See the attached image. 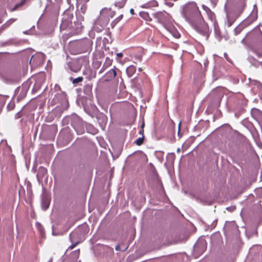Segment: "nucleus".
I'll return each instance as SVG.
<instances>
[{
	"label": "nucleus",
	"instance_id": "b1692460",
	"mask_svg": "<svg viewBox=\"0 0 262 262\" xmlns=\"http://www.w3.org/2000/svg\"><path fill=\"white\" fill-rule=\"evenodd\" d=\"M55 89H56V90H60V86H59V85H57V84H56V85H55Z\"/></svg>",
	"mask_w": 262,
	"mask_h": 262
},
{
	"label": "nucleus",
	"instance_id": "aec40b11",
	"mask_svg": "<svg viewBox=\"0 0 262 262\" xmlns=\"http://www.w3.org/2000/svg\"><path fill=\"white\" fill-rule=\"evenodd\" d=\"M250 20H251V17H248L246 20H245L244 24H247L251 23L254 21V19L252 20V21H251Z\"/></svg>",
	"mask_w": 262,
	"mask_h": 262
},
{
	"label": "nucleus",
	"instance_id": "1a4fd4ad",
	"mask_svg": "<svg viewBox=\"0 0 262 262\" xmlns=\"http://www.w3.org/2000/svg\"><path fill=\"white\" fill-rule=\"evenodd\" d=\"M228 18V26L230 27L232 26V25L233 24V23L235 21V20L236 19V17L234 15H232L231 13H229L227 15Z\"/></svg>",
	"mask_w": 262,
	"mask_h": 262
},
{
	"label": "nucleus",
	"instance_id": "412c9836",
	"mask_svg": "<svg viewBox=\"0 0 262 262\" xmlns=\"http://www.w3.org/2000/svg\"><path fill=\"white\" fill-rule=\"evenodd\" d=\"M151 3H152V5H151L152 6L155 7V6H158V3L156 1L152 2Z\"/></svg>",
	"mask_w": 262,
	"mask_h": 262
},
{
	"label": "nucleus",
	"instance_id": "6ab92c4d",
	"mask_svg": "<svg viewBox=\"0 0 262 262\" xmlns=\"http://www.w3.org/2000/svg\"><path fill=\"white\" fill-rule=\"evenodd\" d=\"M80 243L79 242H76L75 244H73L72 245H71L69 247V249H70V250H72L73 249H74L78 244H79Z\"/></svg>",
	"mask_w": 262,
	"mask_h": 262
},
{
	"label": "nucleus",
	"instance_id": "dca6fc26",
	"mask_svg": "<svg viewBox=\"0 0 262 262\" xmlns=\"http://www.w3.org/2000/svg\"><path fill=\"white\" fill-rule=\"evenodd\" d=\"M144 140V136H143L142 137L139 138L137 139H136L135 141V143L137 145L140 146V145H141L143 143Z\"/></svg>",
	"mask_w": 262,
	"mask_h": 262
},
{
	"label": "nucleus",
	"instance_id": "f8f14e48",
	"mask_svg": "<svg viewBox=\"0 0 262 262\" xmlns=\"http://www.w3.org/2000/svg\"><path fill=\"white\" fill-rule=\"evenodd\" d=\"M70 80L72 82L74 85H77L79 83L81 82L83 80L82 77H78L76 78H73V77L70 78Z\"/></svg>",
	"mask_w": 262,
	"mask_h": 262
},
{
	"label": "nucleus",
	"instance_id": "9d476101",
	"mask_svg": "<svg viewBox=\"0 0 262 262\" xmlns=\"http://www.w3.org/2000/svg\"><path fill=\"white\" fill-rule=\"evenodd\" d=\"M166 13L165 12H158L155 14V16L159 19L160 21L165 20L166 18Z\"/></svg>",
	"mask_w": 262,
	"mask_h": 262
},
{
	"label": "nucleus",
	"instance_id": "39448f33",
	"mask_svg": "<svg viewBox=\"0 0 262 262\" xmlns=\"http://www.w3.org/2000/svg\"><path fill=\"white\" fill-rule=\"evenodd\" d=\"M119 70L114 67L113 69H111L107 71L103 76L104 81H110L112 80L117 76V71Z\"/></svg>",
	"mask_w": 262,
	"mask_h": 262
},
{
	"label": "nucleus",
	"instance_id": "5701e85b",
	"mask_svg": "<svg viewBox=\"0 0 262 262\" xmlns=\"http://www.w3.org/2000/svg\"><path fill=\"white\" fill-rule=\"evenodd\" d=\"M139 134L140 135H142V136H144L143 134H144V130L143 129H141L140 131H139Z\"/></svg>",
	"mask_w": 262,
	"mask_h": 262
},
{
	"label": "nucleus",
	"instance_id": "ddd939ff",
	"mask_svg": "<svg viewBox=\"0 0 262 262\" xmlns=\"http://www.w3.org/2000/svg\"><path fill=\"white\" fill-rule=\"evenodd\" d=\"M118 87V82L114 84H113L110 88V90H108V92L111 94H114L117 93Z\"/></svg>",
	"mask_w": 262,
	"mask_h": 262
},
{
	"label": "nucleus",
	"instance_id": "423d86ee",
	"mask_svg": "<svg viewBox=\"0 0 262 262\" xmlns=\"http://www.w3.org/2000/svg\"><path fill=\"white\" fill-rule=\"evenodd\" d=\"M112 62L113 60L112 59H110L109 57H107L105 58V61L101 69L99 71V73H102L106 69L110 67L112 64Z\"/></svg>",
	"mask_w": 262,
	"mask_h": 262
},
{
	"label": "nucleus",
	"instance_id": "0eeeda50",
	"mask_svg": "<svg viewBox=\"0 0 262 262\" xmlns=\"http://www.w3.org/2000/svg\"><path fill=\"white\" fill-rule=\"evenodd\" d=\"M68 67L71 71L75 73L78 72L81 69V67H80L78 64L69 63L68 64Z\"/></svg>",
	"mask_w": 262,
	"mask_h": 262
},
{
	"label": "nucleus",
	"instance_id": "9b49d317",
	"mask_svg": "<svg viewBox=\"0 0 262 262\" xmlns=\"http://www.w3.org/2000/svg\"><path fill=\"white\" fill-rule=\"evenodd\" d=\"M50 205V201L47 198H43L41 201L42 207L44 210L48 208Z\"/></svg>",
	"mask_w": 262,
	"mask_h": 262
},
{
	"label": "nucleus",
	"instance_id": "c756f323",
	"mask_svg": "<svg viewBox=\"0 0 262 262\" xmlns=\"http://www.w3.org/2000/svg\"><path fill=\"white\" fill-rule=\"evenodd\" d=\"M144 126V123H143L142 124V125H141L142 129H143Z\"/></svg>",
	"mask_w": 262,
	"mask_h": 262
},
{
	"label": "nucleus",
	"instance_id": "393cba45",
	"mask_svg": "<svg viewBox=\"0 0 262 262\" xmlns=\"http://www.w3.org/2000/svg\"><path fill=\"white\" fill-rule=\"evenodd\" d=\"M130 13L132 14V15H134V10L133 9H130Z\"/></svg>",
	"mask_w": 262,
	"mask_h": 262
},
{
	"label": "nucleus",
	"instance_id": "20e7f679",
	"mask_svg": "<svg viewBox=\"0 0 262 262\" xmlns=\"http://www.w3.org/2000/svg\"><path fill=\"white\" fill-rule=\"evenodd\" d=\"M254 33L257 36V39L261 44L259 47L254 49V52L258 57H262V32L258 29L255 30Z\"/></svg>",
	"mask_w": 262,
	"mask_h": 262
},
{
	"label": "nucleus",
	"instance_id": "c85d7f7f",
	"mask_svg": "<svg viewBox=\"0 0 262 262\" xmlns=\"http://www.w3.org/2000/svg\"><path fill=\"white\" fill-rule=\"evenodd\" d=\"M26 93H27L26 91H24L23 92V96H25V95H26Z\"/></svg>",
	"mask_w": 262,
	"mask_h": 262
},
{
	"label": "nucleus",
	"instance_id": "bb28decb",
	"mask_svg": "<svg viewBox=\"0 0 262 262\" xmlns=\"http://www.w3.org/2000/svg\"><path fill=\"white\" fill-rule=\"evenodd\" d=\"M41 169L43 171V172L47 173V169L46 168H42Z\"/></svg>",
	"mask_w": 262,
	"mask_h": 262
},
{
	"label": "nucleus",
	"instance_id": "f257e3e1",
	"mask_svg": "<svg viewBox=\"0 0 262 262\" xmlns=\"http://www.w3.org/2000/svg\"><path fill=\"white\" fill-rule=\"evenodd\" d=\"M186 16L193 28L199 33L208 36L209 27L203 19L201 12L195 4H191L186 8Z\"/></svg>",
	"mask_w": 262,
	"mask_h": 262
},
{
	"label": "nucleus",
	"instance_id": "4468645a",
	"mask_svg": "<svg viewBox=\"0 0 262 262\" xmlns=\"http://www.w3.org/2000/svg\"><path fill=\"white\" fill-rule=\"evenodd\" d=\"M140 16L141 17L147 21H151V18L150 17L149 14L146 12H141L140 13Z\"/></svg>",
	"mask_w": 262,
	"mask_h": 262
},
{
	"label": "nucleus",
	"instance_id": "2eb2a0df",
	"mask_svg": "<svg viewBox=\"0 0 262 262\" xmlns=\"http://www.w3.org/2000/svg\"><path fill=\"white\" fill-rule=\"evenodd\" d=\"M203 7L204 9L207 13L209 18L212 20L214 19V14L213 13L210 11V10L208 8H207L206 6L203 5Z\"/></svg>",
	"mask_w": 262,
	"mask_h": 262
},
{
	"label": "nucleus",
	"instance_id": "a878e982",
	"mask_svg": "<svg viewBox=\"0 0 262 262\" xmlns=\"http://www.w3.org/2000/svg\"><path fill=\"white\" fill-rule=\"evenodd\" d=\"M19 6H20V5H16L14 7V8L13 9V10H13V11H14V10H16L17 8Z\"/></svg>",
	"mask_w": 262,
	"mask_h": 262
},
{
	"label": "nucleus",
	"instance_id": "7ed1b4c3",
	"mask_svg": "<svg viewBox=\"0 0 262 262\" xmlns=\"http://www.w3.org/2000/svg\"><path fill=\"white\" fill-rule=\"evenodd\" d=\"M44 62V57L42 54H36L31 57L30 63L34 67L40 66Z\"/></svg>",
	"mask_w": 262,
	"mask_h": 262
},
{
	"label": "nucleus",
	"instance_id": "cd10ccee",
	"mask_svg": "<svg viewBox=\"0 0 262 262\" xmlns=\"http://www.w3.org/2000/svg\"><path fill=\"white\" fill-rule=\"evenodd\" d=\"M72 236H73V234H70V241L72 242H73V240H72Z\"/></svg>",
	"mask_w": 262,
	"mask_h": 262
},
{
	"label": "nucleus",
	"instance_id": "f3484780",
	"mask_svg": "<svg viewBox=\"0 0 262 262\" xmlns=\"http://www.w3.org/2000/svg\"><path fill=\"white\" fill-rule=\"evenodd\" d=\"M127 248H128V246H125L124 247H123V248H122L121 247V245H117L115 247V249L117 251H125L127 249Z\"/></svg>",
	"mask_w": 262,
	"mask_h": 262
},
{
	"label": "nucleus",
	"instance_id": "2f4dec72",
	"mask_svg": "<svg viewBox=\"0 0 262 262\" xmlns=\"http://www.w3.org/2000/svg\"><path fill=\"white\" fill-rule=\"evenodd\" d=\"M139 71H142V69H141V68H139Z\"/></svg>",
	"mask_w": 262,
	"mask_h": 262
},
{
	"label": "nucleus",
	"instance_id": "f03ea898",
	"mask_svg": "<svg viewBox=\"0 0 262 262\" xmlns=\"http://www.w3.org/2000/svg\"><path fill=\"white\" fill-rule=\"evenodd\" d=\"M2 78L7 84H12L17 82L16 74L11 72L3 73Z\"/></svg>",
	"mask_w": 262,
	"mask_h": 262
},
{
	"label": "nucleus",
	"instance_id": "4be33fe9",
	"mask_svg": "<svg viewBox=\"0 0 262 262\" xmlns=\"http://www.w3.org/2000/svg\"><path fill=\"white\" fill-rule=\"evenodd\" d=\"M123 54L122 53H118L117 54V56L119 58H121L123 57Z\"/></svg>",
	"mask_w": 262,
	"mask_h": 262
},
{
	"label": "nucleus",
	"instance_id": "6e6552de",
	"mask_svg": "<svg viewBox=\"0 0 262 262\" xmlns=\"http://www.w3.org/2000/svg\"><path fill=\"white\" fill-rule=\"evenodd\" d=\"M136 71V67L134 66H130L126 69V74L128 77H132Z\"/></svg>",
	"mask_w": 262,
	"mask_h": 262
},
{
	"label": "nucleus",
	"instance_id": "a211bd4d",
	"mask_svg": "<svg viewBox=\"0 0 262 262\" xmlns=\"http://www.w3.org/2000/svg\"><path fill=\"white\" fill-rule=\"evenodd\" d=\"M171 33H172L173 35L176 38H179L180 36V34L177 32V31L174 28H172L171 30L170 31Z\"/></svg>",
	"mask_w": 262,
	"mask_h": 262
},
{
	"label": "nucleus",
	"instance_id": "7c9ffc66",
	"mask_svg": "<svg viewBox=\"0 0 262 262\" xmlns=\"http://www.w3.org/2000/svg\"><path fill=\"white\" fill-rule=\"evenodd\" d=\"M14 107V105L13 104H12V109H13Z\"/></svg>",
	"mask_w": 262,
	"mask_h": 262
}]
</instances>
